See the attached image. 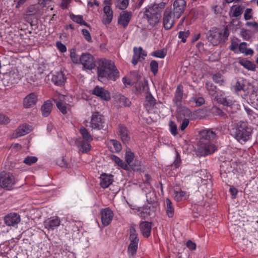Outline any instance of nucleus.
Wrapping results in <instances>:
<instances>
[{"instance_id": "obj_39", "label": "nucleus", "mask_w": 258, "mask_h": 258, "mask_svg": "<svg viewBox=\"0 0 258 258\" xmlns=\"http://www.w3.org/2000/svg\"><path fill=\"white\" fill-rule=\"evenodd\" d=\"M247 86L244 84V80L240 79L237 81L234 85V90L237 93H241L242 91L244 93Z\"/></svg>"}, {"instance_id": "obj_45", "label": "nucleus", "mask_w": 258, "mask_h": 258, "mask_svg": "<svg viewBox=\"0 0 258 258\" xmlns=\"http://www.w3.org/2000/svg\"><path fill=\"white\" fill-rule=\"evenodd\" d=\"M174 199L175 201L179 202L185 199L186 192L181 190L179 191H174Z\"/></svg>"}, {"instance_id": "obj_54", "label": "nucleus", "mask_w": 258, "mask_h": 258, "mask_svg": "<svg viewBox=\"0 0 258 258\" xmlns=\"http://www.w3.org/2000/svg\"><path fill=\"white\" fill-rule=\"evenodd\" d=\"M70 57L72 61L76 64H78L80 62V57L76 53L75 50H72L70 53Z\"/></svg>"}, {"instance_id": "obj_62", "label": "nucleus", "mask_w": 258, "mask_h": 258, "mask_svg": "<svg viewBox=\"0 0 258 258\" xmlns=\"http://www.w3.org/2000/svg\"><path fill=\"white\" fill-rule=\"evenodd\" d=\"M180 163H181V159L180 158V156H179V154L178 153H177L176 159L173 163L174 166L175 168H177L180 166Z\"/></svg>"}, {"instance_id": "obj_28", "label": "nucleus", "mask_w": 258, "mask_h": 258, "mask_svg": "<svg viewBox=\"0 0 258 258\" xmlns=\"http://www.w3.org/2000/svg\"><path fill=\"white\" fill-rule=\"evenodd\" d=\"M113 176L111 175H108L105 173L102 174L100 176V185L103 188L108 187L113 181Z\"/></svg>"}, {"instance_id": "obj_35", "label": "nucleus", "mask_w": 258, "mask_h": 258, "mask_svg": "<svg viewBox=\"0 0 258 258\" xmlns=\"http://www.w3.org/2000/svg\"><path fill=\"white\" fill-rule=\"evenodd\" d=\"M79 132L84 141L86 142H90L93 139V137L89 133L87 129L84 126H81L80 128Z\"/></svg>"}, {"instance_id": "obj_22", "label": "nucleus", "mask_w": 258, "mask_h": 258, "mask_svg": "<svg viewBox=\"0 0 258 258\" xmlns=\"http://www.w3.org/2000/svg\"><path fill=\"white\" fill-rule=\"evenodd\" d=\"M134 55L132 62L134 65L137 64L139 61L145 59V57L147 56V53L144 51L141 47L139 48H134Z\"/></svg>"}, {"instance_id": "obj_20", "label": "nucleus", "mask_w": 258, "mask_h": 258, "mask_svg": "<svg viewBox=\"0 0 258 258\" xmlns=\"http://www.w3.org/2000/svg\"><path fill=\"white\" fill-rule=\"evenodd\" d=\"M155 211V207L151 204L143 207H140L137 210L138 215L142 218H146L152 215Z\"/></svg>"}, {"instance_id": "obj_55", "label": "nucleus", "mask_w": 258, "mask_h": 258, "mask_svg": "<svg viewBox=\"0 0 258 258\" xmlns=\"http://www.w3.org/2000/svg\"><path fill=\"white\" fill-rule=\"evenodd\" d=\"M82 33L86 40H87L88 42H92V37L91 36L90 33L87 29H83L82 30Z\"/></svg>"}, {"instance_id": "obj_9", "label": "nucleus", "mask_w": 258, "mask_h": 258, "mask_svg": "<svg viewBox=\"0 0 258 258\" xmlns=\"http://www.w3.org/2000/svg\"><path fill=\"white\" fill-rule=\"evenodd\" d=\"M130 75L132 77H135V80L130 81V85L132 83L133 85H134V87L135 89V93L137 94H139L141 93L143 91H144L145 88L147 87V84L145 83V82H143L141 80V76L138 74L137 72H133L130 73Z\"/></svg>"}, {"instance_id": "obj_56", "label": "nucleus", "mask_w": 258, "mask_h": 258, "mask_svg": "<svg viewBox=\"0 0 258 258\" xmlns=\"http://www.w3.org/2000/svg\"><path fill=\"white\" fill-rule=\"evenodd\" d=\"M252 10L251 9L247 8L245 10L244 18L245 20H248L252 18Z\"/></svg>"}, {"instance_id": "obj_59", "label": "nucleus", "mask_w": 258, "mask_h": 258, "mask_svg": "<svg viewBox=\"0 0 258 258\" xmlns=\"http://www.w3.org/2000/svg\"><path fill=\"white\" fill-rule=\"evenodd\" d=\"M244 109L250 118L251 117H252L253 118H255L256 114L252 110L249 108L247 106H244Z\"/></svg>"}, {"instance_id": "obj_11", "label": "nucleus", "mask_w": 258, "mask_h": 258, "mask_svg": "<svg viewBox=\"0 0 258 258\" xmlns=\"http://www.w3.org/2000/svg\"><path fill=\"white\" fill-rule=\"evenodd\" d=\"M90 127L93 129L101 130L103 127V118L99 112H94L90 120Z\"/></svg>"}, {"instance_id": "obj_23", "label": "nucleus", "mask_w": 258, "mask_h": 258, "mask_svg": "<svg viewBox=\"0 0 258 258\" xmlns=\"http://www.w3.org/2000/svg\"><path fill=\"white\" fill-rule=\"evenodd\" d=\"M183 96V87L179 84L177 85L174 93V97L173 99V102L175 105L179 106L181 105Z\"/></svg>"}, {"instance_id": "obj_53", "label": "nucleus", "mask_w": 258, "mask_h": 258, "mask_svg": "<svg viewBox=\"0 0 258 258\" xmlns=\"http://www.w3.org/2000/svg\"><path fill=\"white\" fill-rule=\"evenodd\" d=\"M169 125L170 127V130L171 134L174 136L176 135L177 134V126L175 122L171 120L169 123Z\"/></svg>"}, {"instance_id": "obj_8", "label": "nucleus", "mask_w": 258, "mask_h": 258, "mask_svg": "<svg viewBox=\"0 0 258 258\" xmlns=\"http://www.w3.org/2000/svg\"><path fill=\"white\" fill-rule=\"evenodd\" d=\"M16 182L13 175L9 172H3L1 174L0 186L7 189L10 190Z\"/></svg>"}, {"instance_id": "obj_4", "label": "nucleus", "mask_w": 258, "mask_h": 258, "mask_svg": "<svg viewBox=\"0 0 258 258\" xmlns=\"http://www.w3.org/2000/svg\"><path fill=\"white\" fill-rule=\"evenodd\" d=\"M229 35V31L227 26L225 27L223 30L213 27L208 31L206 37L213 46H217L221 42H225Z\"/></svg>"}, {"instance_id": "obj_37", "label": "nucleus", "mask_w": 258, "mask_h": 258, "mask_svg": "<svg viewBox=\"0 0 258 258\" xmlns=\"http://www.w3.org/2000/svg\"><path fill=\"white\" fill-rule=\"evenodd\" d=\"M239 63L244 68L248 70L252 71H254L255 70V64L253 62L246 59H242L240 60Z\"/></svg>"}, {"instance_id": "obj_44", "label": "nucleus", "mask_w": 258, "mask_h": 258, "mask_svg": "<svg viewBox=\"0 0 258 258\" xmlns=\"http://www.w3.org/2000/svg\"><path fill=\"white\" fill-rule=\"evenodd\" d=\"M71 19L74 22H75L78 24L81 25L87 26L89 27V26L87 24V23L85 22L83 20V16L81 15H72L71 16Z\"/></svg>"}, {"instance_id": "obj_58", "label": "nucleus", "mask_w": 258, "mask_h": 258, "mask_svg": "<svg viewBox=\"0 0 258 258\" xmlns=\"http://www.w3.org/2000/svg\"><path fill=\"white\" fill-rule=\"evenodd\" d=\"M56 46L58 49L61 52H64L67 51L66 46L62 44L61 42L58 41L56 42Z\"/></svg>"}, {"instance_id": "obj_36", "label": "nucleus", "mask_w": 258, "mask_h": 258, "mask_svg": "<svg viewBox=\"0 0 258 258\" xmlns=\"http://www.w3.org/2000/svg\"><path fill=\"white\" fill-rule=\"evenodd\" d=\"M166 213L169 218H172L174 215V209L171 201L167 198L166 199Z\"/></svg>"}, {"instance_id": "obj_61", "label": "nucleus", "mask_w": 258, "mask_h": 258, "mask_svg": "<svg viewBox=\"0 0 258 258\" xmlns=\"http://www.w3.org/2000/svg\"><path fill=\"white\" fill-rule=\"evenodd\" d=\"M238 46V43L236 41L232 40L229 46V49L230 50L235 51Z\"/></svg>"}, {"instance_id": "obj_57", "label": "nucleus", "mask_w": 258, "mask_h": 258, "mask_svg": "<svg viewBox=\"0 0 258 258\" xmlns=\"http://www.w3.org/2000/svg\"><path fill=\"white\" fill-rule=\"evenodd\" d=\"M81 147L83 152H87L90 150L91 146L90 144L87 143L82 142L81 144Z\"/></svg>"}, {"instance_id": "obj_17", "label": "nucleus", "mask_w": 258, "mask_h": 258, "mask_svg": "<svg viewBox=\"0 0 258 258\" xmlns=\"http://www.w3.org/2000/svg\"><path fill=\"white\" fill-rule=\"evenodd\" d=\"M4 221L7 226L15 227L20 222L21 218L17 213H11L5 216Z\"/></svg>"}, {"instance_id": "obj_48", "label": "nucleus", "mask_w": 258, "mask_h": 258, "mask_svg": "<svg viewBox=\"0 0 258 258\" xmlns=\"http://www.w3.org/2000/svg\"><path fill=\"white\" fill-rule=\"evenodd\" d=\"M37 160L38 158L36 157L27 156L24 159L23 162L28 165H31V164L36 163Z\"/></svg>"}, {"instance_id": "obj_15", "label": "nucleus", "mask_w": 258, "mask_h": 258, "mask_svg": "<svg viewBox=\"0 0 258 258\" xmlns=\"http://www.w3.org/2000/svg\"><path fill=\"white\" fill-rule=\"evenodd\" d=\"M135 158L134 153L130 151V169L138 173L144 172V167L141 162L137 159H134Z\"/></svg>"}, {"instance_id": "obj_46", "label": "nucleus", "mask_w": 258, "mask_h": 258, "mask_svg": "<svg viewBox=\"0 0 258 258\" xmlns=\"http://www.w3.org/2000/svg\"><path fill=\"white\" fill-rule=\"evenodd\" d=\"M212 78L215 83L219 84L220 85L224 83V77L220 73L213 74Z\"/></svg>"}, {"instance_id": "obj_13", "label": "nucleus", "mask_w": 258, "mask_h": 258, "mask_svg": "<svg viewBox=\"0 0 258 258\" xmlns=\"http://www.w3.org/2000/svg\"><path fill=\"white\" fill-rule=\"evenodd\" d=\"M186 3L184 0H175L173 3V13L179 19L184 12Z\"/></svg>"}, {"instance_id": "obj_27", "label": "nucleus", "mask_w": 258, "mask_h": 258, "mask_svg": "<svg viewBox=\"0 0 258 258\" xmlns=\"http://www.w3.org/2000/svg\"><path fill=\"white\" fill-rule=\"evenodd\" d=\"M103 18L102 22L104 24H109L113 18V11L110 7L105 6L103 8Z\"/></svg>"}, {"instance_id": "obj_31", "label": "nucleus", "mask_w": 258, "mask_h": 258, "mask_svg": "<svg viewBox=\"0 0 258 258\" xmlns=\"http://www.w3.org/2000/svg\"><path fill=\"white\" fill-rule=\"evenodd\" d=\"M31 131V127L26 124L20 126L16 131V137H20L29 133Z\"/></svg>"}, {"instance_id": "obj_3", "label": "nucleus", "mask_w": 258, "mask_h": 258, "mask_svg": "<svg viewBox=\"0 0 258 258\" xmlns=\"http://www.w3.org/2000/svg\"><path fill=\"white\" fill-rule=\"evenodd\" d=\"M251 131L247 122L240 121L233 125L230 133L239 143H242L249 139Z\"/></svg>"}, {"instance_id": "obj_16", "label": "nucleus", "mask_w": 258, "mask_h": 258, "mask_svg": "<svg viewBox=\"0 0 258 258\" xmlns=\"http://www.w3.org/2000/svg\"><path fill=\"white\" fill-rule=\"evenodd\" d=\"M101 222L103 226L108 225L111 223L113 217L112 210L109 208L102 209L101 211Z\"/></svg>"}, {"instance_id": "obj_50", "label": "nucleus", "mask_w": 258, "mask_h": 258, "mask_svg": "<svg viewBox=\"0 0 258 258\" xmlns=\"http://www.w3.org/2000/svg\"><path fill=\"white\" fill-rule=\"evenodd\" d=\"M166 55V52L164 49L156 50L152 53V55L156 57L163 58Z\"/></svg>"}, {"instance_id": "obj_41", "label": "nucleus", "mask_w": 258, "mask_h": 258, "mask_svg": "<svg viewBox=\"0 0 258 258\" xmlns=\"http://www.w3.org/2000/svg\"><path fill=\"white\" fill-rule=\"evenodd\" d=\"M219 100V102L221 101L222 104H223L224 106H226L225 109L228 112L233 113L235 111L233 108L235 107V106L237 105L236 104L232 103L231 102L228 101L225 99H223L222 100H221V99L220 98Z\"/></svg>"}, {"instance_id": "obj_34", "label": "nucleus", "mask_w": 258, "mask_h": 258, "mask_svg": "<svg viewBox=\"0 0 258 258\" xmlns=\"http://www.w3.org/2000/svg\"><path fill=\"white\" fill-rule=\"evenodd\" d=\"M41 111L44 117H47L50 113L52 110V103L51 101L47 100L45 101L41 106Z\"/></svg>"}, {"instance_id": "obj_42", "label": "nucleus", "mask_w": 258, "mask_h": 258, "mask_svg": "<svg viewBox=\"0 0 258 258\" xmlns=\"http://www.w3.org/2000/svg\"><path fill=\"white\" fill-rule=\"evenodd\" d=\"M38 11L37 7L36 5H31L29 6L26 12L25 17L26 19L28 18L30 16H34Z\"/></svg>"}, {"instance_id": "obj_18", "label": "nucleus", "mask_w": 258, "mask_h": 258, "mask_svg": "<svg viewBox=\"0 0 258 258\" xmlns=\"http://www.w3.org/2000/svg\"><path fill=\"white\" fill-rule=\"evenodd\" d=\"M157 104L156 99L150 93H147L146 96V99L144 102V106L147 111L155 112V109H156V105Z\"/></svg>"}, {"instance_id": "obj_25", "label": "nucleus", "mask_w": 258, "mask_h": 258, "mask_svg": "<svg viewBox=\"0 0 258 258\" xmlns=\"http://www.w3.org/2000/svg\"><path fill=\"white\" fill-rule=\"evenodd\" d=\"M206 88L211 97L217 102H219V93L217 91V87L212 83L208 82L206 83Z\"/></svg>"}, {"instance_id": "obj_43", "label": "nucleus", "mask_w": 258, "mask_h": 258, "mask_svg": "<svg viewBox=\"0 0 258 258\" xmlns=\"http://www.w3.org/2000/svg\"><path fill=\"white\" fill-rule=\"evenodd\" d=\"M114 3L118 9L124 10L128 5V0H114Z\"/></svg>"}, {"instance_id": "obj_33", "label": "nucleus", "mask_w": 258, "mask_h": 258, "mask_svg": "<svg viewBox=\"0 0 258 258\" xmlns=\"http://www.w3.org/2000/svg\"><path fill=\"white\" fill-rule=\"evenodd\" d=\"M119 133L122 142L126 145L129 143V139L128 137V131L126 127L122 125L119 126Z\"/></svg>"}, {"instance_id": "obj_1", "label": "nucleus", "mask_w": 258, "mask_h": 258, "mask_svg": "<svg viewBox=\"0 0 258 258\" xmlns=\"http://www.w3.org/2000/svg\"><path fill=\"white\" fill-rule=\"evenodd\" d=\"M165 6L164 3L148 6L145 9L143 18L151 27H154L159 22L161 18L162 10Z\"/></svg>"}, {"instance_id": "obj_14", "label": "nucleus", "mask_w": 258, "mask_h": 258, "mask_svg": "<svg viewBox=\"0 0 258 258\" xmlns=\"http://www.w3.org/2000/svg\"><path fill=\"white\" fill-rule=\"evenodd\" d=\"M200 140L211 142V141L216 139L217 133L213 130L206 129L201 131L199 133Z\"/></svg>"}, {"instance_id": "obj_26", "label": "nucleus", "mask_w": 258, "mask_h": 258, "mask_svg": "<svg viewBox=\"0 0 258 258\" xmlns=\"http://www.w3.org/2000/svg\"><path fill=\"white\" fill-rule=\"evenodd\" d=\"M66 80L65 75L62 71L55 72L52 75L51 81L56 86H62Z\"/></svg>"}, {"instance_id": "obj_21", "label": "nucleus", "mask_w": 258, "mask_h": 258, "mask_svg": "<svg viewBox=\"0 0 258 258\" xmlns=\"http://www.w3.org/2000/svg\"><path fill=\"white\" fill-rule=\"evenodd\" d=\"M60 224V220L57 217H51L44 222V226L48 230H53Z\"/></svg>"}, {"instance_id": "obj_12", "label": "nucleus", "mask_w": 258, "mask_h": 258, "mask_svg": "<svg viewBox=\"0 0 258 258\" xmlns=\"http://www.w3.org/2000/svg\"><path fill=\"white\" fill-rule=\"evenodd\" d=\"M23 76L18 70H14L4 75V80L7 81L8 84L13 85L18 83Z\"/></svg>"}, {"instance_id": "obj_24", "label": "nucleus", "mask_w": 258, "mask_h": 258, "mask_svg": "<svg viewBox=\"0 0 258 258\" xmlns=\"http://www.w3.org/2000/svg\"><path fill=\"white\" fill-rule=\"evenodd\" d=\"M92 94L104 100H109L110 99L109 93L103 88L99 86L94 88L92 91Z\"/></svg>"}, {"instance_id": "obj_30", "label": "nucleus", "mask_w": 258, "mask_h": 258, "mask_svg": "<svg viewBox=\"0 0 258 258\" xmlns=\"http://www.w3.org/2000/svg\"><path fill=\"white\" fill-rule=\"evenodd\" d=\"M191 111L190 109L184 106L179 107L177 109V117L183 119L187 118L190 116Z\"/></svg>"}, {"instance_id": "obj_60", "label": "nucleus", "mask_w": 258, "mask_h": 258, "mask_svg": "<svg viewBox=\"0 0 258 258\" xmlns=\"http://www.w3.org/2000/svg\"><path fill=\"white\" fill-rule=\"evenodd\" d=\"M10 119L7 116L0 114V124H7L9 122Z\"/></svg>"}, {"instance_id": "obj_49", "label": "nucleus", "mask_w": 258, "mask_h": 258, "mask_svg": "<svg viewBox=\"0 0 258 258\" xmlns=\"http://www.w3.org/2000/svg\"><path fill=\"white\" fill-rule=\"evenodd\" d=\"M189 31H180L178 33V38L181 39V41L185 43L186 41V38L189 36Z\"/></svg>"}, {"instance_id": "obj_40", "label": "nucleus", "mask_w": 258, "mask_h": 258, "mask_svg": "<svg viewBox=\"0 0 258 258\" xmlns=\"http://www.w3.org/2000/svg\"><path fill=\"white\" fill-rule=\"evenodd\" d=\"M54 101L59 111L63 114H66L68 110L67 104L64 103L60 99H55Z\"/></svg>"}, {"instance_id": "obj_47", "label": "nucleus", "mask_w": 258, "mask_h": 258, "mask_svg": "<svg viewBox=\"0 0 258 258\" xmlns=\"http://www.w3.org/2000/svg\"><path fill=\"white\" fill-rule=\"evenodd\" d=\"M150 71L156 75L158 71V63L156 60H153L150 64Z\"/></svg>"}, {"instance_id": "obj_2", "label": "nucleus", "mask_w": 258, "mask_h": 258, "mask_svg": "<svg viewBox=\"0 0 258 258\" xmlns=\"http://www.w3.org/2000/svg\"><path fill=\"white\" fill-rule=\"evenodd\" d=\"M97 74L99 80L107 78L115 81L119 77V72L116 68L114 62L109 60L102 62L97 67Z\"/></svg>"}, {"instance_id": "obj_63", "label": "nucleus", "mask_w": 258, "mask_h": 258, "mask_svg": "<svg viewBox=\"0 0 258 258\" xmlns=\"http://www.w3.org/2000/svg\"><path fill=\"white\" fill-rule=\"evenodd\" d=\"M143 180L145 183L149 184L152 180L151 175L149 174H145L144 177H143Z\"/></svg>"}, {"instance_id": "obj_52", "label": "nucleus", "mask_w": 258, "mask_h": 258, "mask_svg": "<svg viewBox=\"0 0 258 258\" xmlns=\"http://www.w3.org/2000/svg\"><path fill=\"white\" fill-rule=\"evenodd\" d=\"M110 142L113 145L115 152H119L121 149V146L120 143L115 140H111Z\"/></svg>"}, {"instance_id": "obj_10", "label": "nucleus", "mask_w": 258, "mask_h": 258, "mask_svg": "<svg viewBox=\"0 0 258 258\" xmlns=\"http://www.w3.org/2000/svg\"><path fill=\"white\" fill-rule=\"evenodd\" d=\"M83 67L87 70H91L95 67L94 57L90 53H84L80 56V62Z\"/></svg>"}, {"instance_id": "obj_29", "label": "nucleus", "mask_w": 258, "mask_h": 258, "mask_svg": "<svg viewBox=\"0 0 258 258\" xmlns=\"http://www.w3.org/2000/svg\"><path fill=\"white\" fill-rule=\"evenodd\" d=\"M140 227L143 235L145 237H149L151 235V223L147 221L142 222Z\"/></svg>"}, {"instance_id": "obj_5", "label": "nucleus", "mask_w": 258, "mask_h": 258, "mask_svg": "<svg viewBox=\"0 0 258 258\" xmlns=\"http://www.w3.org/2000/svg\"><path fill=\"white\" fill-rule=\"evenodd\" d=\"M217 149L211 142L200 140L198 144L197 153L199 156H205L213 153Z\"/></svg>"}, {"instance_id": "obj_38", "label": "nucleus", "mask_w": 258, "mask_h": 258, "mask_svg": "<svg viewBox=\"0 0 258 258\" xmlns=\"http://www.w3.org/2000/svg\"><path fill=\"white\" fill-rule=\"evenodd\" d=\"M255 93L256 91L254 87L250 84H248L245 90L244 93L243 94L241 93V95L243 98L245 99L248 96L252 97Z\"/></svg>"}, {"instance_id": "obj_19", "label": "nucleus", "mask_w": 258, "mask_h": 258, "mask_svg": "<svg viewBox=\"0 0 258 258\" xmlns=\"http://www.w3.org/2000/svg\"><path fill=\"white\" fill-rule=\"evenodd\" d=\"M37 95L35 93H31L26 96L23 100V106L25 108L33 107L37 102Z\"/></svg>"}, {"instance_id": "obj_64", "label": "nucleus", "mask_w": 258, "mask_h": 258, "mask_svg": "<svg viewBox=\"0 0 258 258\" xmlns=\"http://www.w3.org/2000/svg\"><path fill=\"white\" fill-rule=\"evenodd\" d=\"M188 124H189L188 118L183 119V121L182 122V123H181V125L180 126L181 130L184 131L186 128V127L187 126Z\"/></svg>"}, {"instance_id": "obj_32", "label": "nucleus", "mask_w": 258, "mask_h": 258, "mask_svg": "<svg viewBox=\"0 0 258 258\" xmlns=\"http://www.w3.org/2000/svg\"><path fill=\"white\" fill-rule=\"evenodd\" d=\"M129 22V13L126 11H122L118 19V24L123 28H126Z\"/></svg>"}, {"instance_id": "obj_7", "label": "nucleus", "mask_w": 258, "mask_h": 258, "mask_svg": "<svg viewBox=\"0 0 258 258\" xmlns=\"http://www.w3.org/2000/svg\"><path fill=\"white\" fill-rule=\"evenodd\" d=\"M176 17L172 12L171 9L167 8L165 9L163 15V25L165 30L171 29L175 23V19Z\"/></svg>"}, {"instance_id": "obj_51", "label": "nucleus", "mask_w": 258, "mask_h": 258, "mask_svg": "<svg viewBox=\"0 0 258 258\" xmlns=\"http://www.w3.org/2000/svg\"><path fill=\"white\" fill-rule=\"evenodd\" d=\"M243 9L244 8L240 6L235 8L231 15V16L233 17H238L242 14Z\"/></svg>"}, {"instance_id": "obj_6", "label": "nucleus", "mask_w": 258, "mask_h": 258, "mask_svg": "<svg viewBox=\"0 0 258 258\" xmlns=\"http://www.w3.org/2000/svg\"><path fill=\"white\" fill-rule=\"evenodd\" d=\"M138 226L135 224L130 225V254L135 256L138 248L139 239L136 232Z\"/></svg>"}]
</instances>
